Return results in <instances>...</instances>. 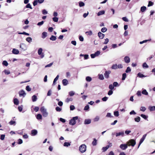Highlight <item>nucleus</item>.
Segmentation results:
<instances>
[{
	"label": "nucleus",
	"instance_id": "obj_1",
	"mask_svg": "<svg viewBox=\"0 0 155 155\" xmlns=\"http://www.w3.org/2000/svg\"><path fill=\"white\" fill-rule=\"evenodd\" d=\"M78 119V116H75L73 117L72 118L69 120V124L72 126L76 124V120Z\"/></svg>",
	"mask_w": 155,
	"mask_h": 155
},
{
	"label": "nucleus",
	"instance_id": "obj_2",
	"mask_svg": "<svg viewBox=\"0 0 155 155\" xmlns=\"http://www.w3.org/2000/svg\"><path fill=\"white\" fill-rule=\"evenodd\" d=\"M86 146L85 144L81 145L79 147V150L82 153H84L86 150Z\"/></svg>",
	"mask_w": 155,
	"mask_h": 155
},
{
	"label": "nucleus",
	"instance_id": "obj_3",
	"mask_svg": "<svg viewBox=\"0 0 155 155\" xmlns=\"http://www.w3.org/2000/svg\"><path fill=\"white\" fill-rule=\"evenodd\" d=\"M128 145L129 146H131L134 147L135 145L136 142L134 139H130L127 142Z\"/></svg>",
	"mask_w": 155,
	"mask_h": 155
},
{
	"label": "nucleus",
	"instance_id": "obj_4",
	"mask_svg": "<svg viewBox=\"0 0 155 155\" xmlns=\"http://www.w3.org/2000/svg\"><path fill=\"white\" fill-rule=\"evenodd\" d=\"M100 53V52L99 51H97L95 52L94 54H91V56L92 58H94L98 56Z\"/></svg>",
	"mask_w": 155,
	"mask_h": 155
},
{
	"label": "nucleus",
	"instance_id": "obj_5",
	"mask_svg": "<svg viewBox=\"0 0 155 155\" xmlns=\"http://www.w3.org/2000/svg\"><path fill=\"white\" fill-rule=\"evenodd\" d=\"M128 144H122L120 146V147L123 150H124L126 149L127 147Z\"/></svg>",
	"mask_w": 155,
	"mask_h": 155
},
{
	"label": "nucleus",
	"instance_id": "obj_6",
	"mask_svg": "<svg viewBox=\"0 0 155 155\" xmlns=\"http://www.w3.org/2000/svg\"><path fill=\"white\" fill-rule=\"evenodd\" d=\"M124 62L126 63H128L130 61V59L128 56H125L124 58Z\"/></svg>",
	"mask_w": 155,
	"mask_h": 155
},
{
	"label": "nucleus",
	"instance_id": "obj_7",
	"mask_svg": "<svg viewBox=\"0 0 155 155\" xmlns=\"http://www.w3.org/2000/svg\"><path fill=\"white\" fill-rule=\"evenodd\" d=\"M31 133L32 136H35L37 134L38 131L36 130H33L31 131Z\"/></svg>",
	"mask_w": 155,
	"mask_h": 155
},
{
	"label": "nucleus",
	"instance_id": "obj_8",
	"mask_svg": "<svg viewBox=\"0 0 155 155\" xmlns=\"http://www.w3.org/2000/svg\"><path fill=\"white\" fill-rule=\"evenodd\" d=\"M12 52L13 54H18L19 53V51L18 50L15 48H13L12 50Z\"/></svg>",
	"mask_w": 155,
	"mask_h": 155
},
{
	"label": "nucleus",
	"instance_id": "obj_9",
	"mask_svg": "<svg viewBox=\"0 0 155 155\" xmlns=\"http://www.w3.org/2000/svg\"><path fill=\"white\" fill-rule=\"evenodd\" d=\"M68 81L66 79H64L62 81V83L64 86H66L68 83Z\"/></svg>",
	"mask_w": 155,
	"mask_h": 155
},
{
	"label": "nucleus",
	"instance_id": "obj_10",
	"mask_svg": "<svg viewBox=\"0 0 155 155\" xmlns=\"http://www.w3.org/2000/svg\"><path fill=\"white\" fill-rule=\"evenodd\" d=\"M98 35L99 38H100L101 39H103L104 36V35L101 32H99L98 33Z\"/></svg>",
	"mask_w": 155,
	"mask_h": 155
},
{
	"label": "nucleus",
	"instance_id": "obj_11",
	"mask_svg": "<svg viewBox=\"0 0 155 155\" xmlns=\"http://www.w3.org/2000/svg\"><path fill=\"white\" fill-rule=\"evenodd\" d=\"M44 1H34L33 3V5L35 6L37 5L38 3L40 4L42 3Z\"/></svg>",
	"mask_w": 155,
	"mask_h": 155
},
{
	"label": "nucleus",
	"instance_id": "obj_12",
	"mask_svg": "<svg viewBox=\"0 0 155 155\" xmlns=\"http://www.w3.org/2000/svg\"><path fill=\"white\" fill-rule=\"evenodd\" d=\"M91 120L90 119H86L84 120V124H89L91 123Z\"/></svg>",
	"mask_w": 155,
	"mask_h": 155
},
{
	"label": "nucleus",
	"instance_id": "obj_13",
	"mask_svg": "<svg viewBox=\"0 0 155 155\" xmlns=\"http://www.w3.org/2000/svg\"><path fill=\"white\" fill-rule=\"evenodd\" d=\"M19 94L20 96H23L24 97L26 95V93L24 91L21 90L19 92Z\"/></svg>",
	"mask_w": 155,
	"mask_h": 155
},
{
	"label": "nucleus",
	"instance_id": "obj_14",
	"mask_svg": "<svg viewBox=\"0 0 155 155\" xmlns=\"http://www.w3.org/2000/svg\"><path fill=\"white\" fill-rule=\"evenodd\" d=\"M115 135L116 137L120 136V135H121L122 136H124V131L117 133L115 134Z\"/></svg>",
	"mask_w": 155,
	"mask_h": 155
},
{
	"label": "nucleus",
	"instance_id": "obj_15",
	"mask_svg": "<svg viewBox=\"0 0 155 155\" xmlns=\"http://www.w3.org/2000/svg\"><path fill=\"white\" fill-rule=\"evenodd\" d=\"M8 123L10 125L15 126L16 124V122L15 121L11 120Z\"/></svg>",
	"mask_w": 155,
	"mask_h": 155
},
{
	"label": "nucleus",
	"instance_id": "obj_16",
	"mask_svg": "<svg viewBox=\"0 0 155 155\" xmlns=\"http://www.w3.org/2000/svg\"><path fill=\"white\" fill-rule=\"evenodd\" d=\"M37 99V97L35 95H33L32 97V100L33 102L36 101Z\"/></svg>",
	"mask_w": 155,
	"mask_h": 155
},
{
	"label": "nucleus",
	"instance_id": "obj_17",
	"mask_svg": "<svg viewBox=\"0 0 155 155\" xmlns=\"http://www.w3.org/2000/svg\"><path fill=\"white\" fill-rule=\"evenodd\" d=\"M57 39L56 37L54 35H51L50 38V39L52 41H55Z\"/></svg>",
	"mask_w": 155,
	"mask_h": 155
},
{
	"label": "nucleus",
	"instance_id": "obj_18",
	"mask_svg": "<svg viewBox=\"0 0 155 155\" xmlns=\"http://www.w3.org/2000/svg\"><path fill=\"white\" fill-rule=\"evenodd\" d=\"M20 48L24 50H25L26 49L25 46L23 44H21L20 45Z\"/></svg>",
	"mask_w": 155,
	"mask_h": 155
},
{
	"label": "nucleus",
	"instance_id": "obj_19",
	"mask_svg": "<svg viewBox=\"0 0 155 155\" xmlns=\"http://www.w3.org/2000/svg\"><path fill=\"white\" fill-rule=\"evenodd\" d=\"M151 111L155 110V106H149L148 108Z\"/></svg>",
	"mask_w": 155,
	"mask_h": 155
},
{
	"label": "nucleus",
	"instance_id": "obj_20",
	"mask_svg": "<svg viewBox=\"0 0 155 155\" xmlns=\"http://www.w3.org/2000/svg\"><path fill=\"white\" fill-rule=\"evenodd\" d=\"M14 103L15 105H17L19 104V102L17 98H15L14 100Z\"/></svg>",
	"mask_w": 155,
	"mask_h": 155
},
{
	"label": "nucleus",
	"instance_id": "obj_21",
	"mask_svg": "<svg viewBox=\"0 0 155 155\" xmlns=\"http://www.w3.org/2000/svg\"><path fill=\"white\" fill-rule=\"evenodd\" d=\"M92 143L93 146H96L97 143V140L96 139L94 138V140L92 141Z\"/></svg>",
	"mask_w": 155,
	"mask_h": 155
},
{
	"label": "nucleus",
	"instance_id": "obj_22",
	"mask_svg": "<svg viewBox=\"0 0 155 155\" xmlns=\"http://www.w3.org/2000/svg\"><path fill=\"white\" fill-rule=\"evenodd\" d=\"M36 118L38 120H41L42 118V115L40 114H38L36 116Z\"/></svg>",
	"mask_w": 155,
	"mask_h": 155
},
{
	"label": "nucleus",
	"instance_id": "obj_23",
	"mask_svg": "<svg viewBox=\"0 0 155 155\" xmlns=\"http://www.w3.org/2000/svg\"><path fill=\"white\" fill-rule=\"evenodd\" d=\"M59 75H58L54 79V80L53 83V85L55 84V83L58 80V79L59 78Z\"/></svg>",
	"mask_w": 155,
	"mask_h": 155
},
{
	"label": "nucleus",
	"instance_id": "obj_24",
	"mask_svg": "<svg viewBox=\"0 0 155 155\" xmlns=\"http://www.w3.org/2000/svg\"><path fill=\"white\" fill-rule=\"evenodd\" d=\"M43 116L44 117H47L48 115V113L47 111V110L43 112L42 113Z\"/></svg>",
	"mask_w": 155,
	"mask_h": 155
},
{
	"label": "nucleus",
	"instance_id": "obj_25",
	"mask_svg": "<svg viewBox=\"0 0 155 155\" xmlns=\"http://www.w3.org/2000/svg\"><path fill=\"white\" fill-rule=\"evenodd\" d=\"M47 36V33L46 32H44L42 33V38L44 39Z\"/></svg>",
	"mask_w": 155,
	"mask_h": 155
},
{
	"label": "nucleus",
	"instance_id": "obj_26",
	"mask_svg": "<svg viewBox=\"0 0 155 155\" xmlns=\"http://www.w3.org/2000/svg\"><path fill=\"white\" fill-rule=\"evenodd\" d=\"M42 51L43 50L41 48H40L38 49V53L39 55H41L42 53Z\"/></svg>",
	"mask_w": 155,
	"mask_h": 155
},
{
	"label": "nucleus",
	"instance_id": "obj_27",
	"mask_svg": "<svg viewBox=\"0 0 155 155\" xmlns=\"http://www.w3.org/2000/svg\"><path fill=\"white\" fill-rule=\"evenodd\" d=\"M40 111L42 113L44 112L45 111L47 110L45 108V107L44 106L40 108Z\"/></svg>",
	"mask_w": 155,
	"mask_h": 155
},
{
	"label": "nucleus",
	"instance_id": "obj_28",
	"mask_svg": "<svg viewBox=\"0 0 155 155\" xmlns=\"http://www.w3.org/2000/svg\"><path fill=\"white\" fill-rule=\"evenodd\" d=\"M26 41L29 43H30L32 41V38L30 37H28L26 39Z\"/></svg>",
	"mask_w": 155,
	"mask_h": 155
},
{
	"label": "nucleus",
	"instance_id": "obj_29",
	"mask_svg": "<svg viewBox=\"0 0 155 155\" xmlns=\"http://www.w3.org/2000/svg\"><path fill=\"white\" fill-rule=\"evenodd\" d=\"M70 143L68 142H65L64 143V147H68V146H70Z\"/></svg>",
	"mask_w": 155,
	"mask_h": 155
},
{
	"label": "nucleus",
	"instance_id": "obj_30",
	"mask_svg": "<svg viewBox=\"0 0 155 155\" xmlns=\"http://www.w3.org/2000/svg\"><path fill=\"white\" fill-rule=\"evenodd\" d=\"M86 80L87 81L90 82L91 81L92 78L90 77L87 76L86 78Z\"/></svg>",
	"mask_w": 155,
	"mask_h": 155
},
{
	"label": "nucleus",
	"instance_id": "obj_31",
	"mask_svg": "<svg viewBox=\"0 0 155 155\" xmlns=\"http://www.w3.org/2000/svg\"><path fill=\"white\" fill-rule=\"evenodd\" d=\"M146 9V7L145 6H142L141 7L140 11L142 12H143Z\"/></svg>",
	"mask_w": 155,
	"mask_h": 155
},
{
	"label": "nucleus",
	"instance_id": "obj_32",
	"mask_svg": "<svg viewBox=\"0 0 155 155\" xmlns=\"http://www.w3.org/2000/svg\"><path fill=\"white\" fill-rule=\"evenodd\" d=\"M140 118L139 117H137L134 118V120L136 122H139L140 121Z\"/></svg>",
	"mask_w": 155,
	"mask_h": 155
},
{
	"label": "nucleus",
	"instance_id": "obj_33",
	"mask_svg": "<svg viewBox=\"0 0 155 155\" xmlns=\"http://www.w3.org/2000/svg\"><path fill=\"white\" fill-rule=\"evenodd\" d=\"M104 11L103 10L97 13V15L100 16L101 15H103L104 13Z\"/></svg>",
	"mask_w": 155,
	"mask_h": 155
},
{
	"label": "nucleus",
	"instance_id": "obj_34",
	"mask_svg": "<svg viewBox=\"0 0 155 155\" xmlns=\"http://www.w3.org/2000/svg\"><path fill=\"white\" fill-rule=\"evenodd\" d=\"M73 101L72 98H67L65 100V102L67 103H68L69 101Z\"/></svg>",
	"mask_w": 155,
	"mask_h": 155
},
{
	"label": "nucleus",
	"instance_id": "obj_35",
	"mask_svg": "<svg viewBox=\"0 0 155 155\" xmlns=\"http://www.w3.org/2000/svg\"><path fill=\"white\" fill-rule=\"evenodd\" d=\"M109 88L111 90H115V88L114 89V87L113 85L112 84H110L109 86Z\"/></svg>",
	"mask_w": 155,
	"mask_h": 155
},
{
	"label": "nucleus",
	"instance_id": "obj_36",
	"mask_svg": "<svg viewBox=\"0 0 155 155\" xmlns=\"http://www.w3.org/2000/svg\"><path fill=\"white\" fill-rule=\"evenodd\" d=\"M70 96L72 97L75 94V92L73 91H71L68 93Z\"/></svg>",
	"mask_w": 155,
	"mask_h": 155
},
{
	"label": "nucleus",
	"instance_id": "obj_37",
	"mask_svg": "<svg viewBox=\"0 0 155 155\" xmlns=\"http://www.w3.org/2000/svg\"><path fill=\"white\" fill-rule=\"evenodd\" d=\"M142 93L144 95H147L148 94V93L145 89L143 90L142 92Z\"/></svg>",
	"mask_w": 155,
	"mask_h": 155
},
{
	"label": "nucleus",
	"instance_id": "obj_38",
	"mask_svg": "<svg viewBox=\"0 0 155 155\" xmlns=\"http://www.w3.org/2000/svg\"><path fill=\"white\" fill-rule=\"evenodd\" d=\"M145 139H143V138L142 137L140 139L139 144L138 147H139L140 145L143 143V141Z\"/></svg>",
	"mask_w": 155,
	"mask_h": 155
},
{
	"label": "nucleus",
	"instance_id": "obj_39",
	"mask_svg": "<svg viewBox=\"0 0 155 155\" xmlns=\"http://www.w3.org/2000/svg\"><path fill=\"white\" fill-rule=\"evenodd\" d=\"M137 76L141 78L144 77H145L143 74L140 73H139L138 74Z\"/></svg>",
	"mask_w": 155,
	"mask_h": 155
},
{
	"label": "nucleus",
	"instance_id": "obj_40",
	"mask_svg": "<svg viewBox=\"0 0 155 155\" xmlns=\"http://www.w3.org/2000/svg\"><path fill=\"white\" fill-rule=\"evenodd\" d=\"M2 64L5 66H7L8 65V63L6 61H4L2 62Z\"/></svg>",
	"mask_w": 155,
	"mask_h": 155
},
{
	"label": "nucleus",
	"instance_id": "obj_41",
	"mask_svg": "<svg viewBox=\"0 0 155 155\" xmlns=\"http://www.w3.org/2000/svg\"><path fill=\"white\" fill-rule=\"evenodd\" d=\"M79 6L80 7L83 6L84 5V3L82 2H79Z\"/></svg>",
	"mask_w": 155,
	"mask_h": 155
},
{
	"label": "nucleus",
	"instance_id": "obj_42",
	"mask_svg": "<svg viewBox=\"0 0 155 155\" xmlns=\"http://www.w3.org/2000/svg\"><path fill=\"white\" fill-rule=\"evenodd\" d=\"M127 74L126 73H124L123 74H122V80H124L126 77Z\"/></svg>",
	"mask_w": 155,
	"mask_h": 155
},
{
	"label": "nucleus",
	"instance_id": "obj_43",
	"mask_svg": "<svg viewBox=\"0 0 155 155\" xmlns=\"http://www.w3.org/2000/svg\"><path fill=\"white\" fill-rule=\"evenodd\" d=\"M113 69H117V64H113L111 67Z\"/></svg>",
	"mask_w": 155,
	"mask_h": 155
},
{
	"label": "nucleus",
	"instance_id": "obj_44",
	"mask_svg": "<svg viewBox=\"0 0 155 155\" xmlns=\"http://www.w3.org/2000/svg\"><path fill=\"white\" fill-rule=\"evenodd\" d=\"M140 116L142 118H144V119H147L148 117V116L143 114H141L140 115Z\"/></svg>",
	"mask_w": 155,
	"mask_h": 155
},
{
	"label": "nucleus",
	"instance_id": "obj_45",
	"mask_svg": "<svg viewBox=\"0 0 155 155\" xmlns=\"http://www.w3.org/2000/svg\"><path fill=\"white\" fill-rule=\"evenodd\" d=\"M151 40V39H150V40H143L142 41H140V44H142L144 43H146V42H147L148 41H150Z\"/></svg>",
	"mask_w": 155,
	"mask_h": 155
},
{
	"label": "nucleus",
	"instance_id": "obj_46",
	"mask_svg": "<svg viewBox=\"0 0 155 155\" xmlns=\"http://www.w3.org/2000/svg\"><path fill=\"white\" fill-rule=\"evenodd\" d=\"M55 110L57 111L60 112L61 110V108H60L58 106L57 107L55 108Z\"/></svg>",
	"mask_w": 155,
	"mask_h": 155
},
{
	"label": "nucleus",
	"instance_id": "obj_47",
	"mask_svg": "<svg viewBox=\"0 0 155 155\" xmlns=\"http://www.w3.org/2000/svg\"><path fill=\"white\" fill-rule=\"evenodd\" d=\"M52 19L53 21L54 22H57L58 21V18L57 17H54L52 18Z\"/></svg>",
	"mask_w": 155,
	"mask_h": 155
},
{
	"label": "nucleus",
	"instance_id": "obj_48",
	"mask_svg": "<svg viewBox=\"0 0 155 155\" xmlns=\"http://www.w3.org/2000/svg\"><path fill=\"white\" fill-rule=\"evenodd\" d=\"M4 72L6 74H9L10 73V72L9 71L6 70H5Z\"/></svg>",
	"mask_w": 155,
	"mask_h": 155
},
{
	"label": "nucleus",
	"instance_id": "obj_49",
	"mask_svg": "<svg viewBox=\"0 0 155 155\" xmlns=\"http://www.w3.org/2000/svg\"><path fill=\"white\" fill-rule=\"evenodd\" d=\"M26 89L28 91H30L31 90V88H30L29 85H27L26 86Z\"/></svg>",
	"mask_w": 155,
	"mask_h": 155
},
{
	"label": "nucleus",
	"instance_id": "obj_50",
	"mask_svg": "<svg viewBox=\"0 0 155 155\" xmlns=\"http://www.w3.org/2000/svg\"><path fill=\"white\" fill-rule=\"evenodd\" d=\"M113 85L114 86V87H116L117 86H118L119 85L118 84V83L117 82H114L113 83Z\"/></svg>",
	"mask_w": 155,
	"mask_h": 155
},
{
	"label": "nucleus",
	"instance_id": "obj_51",
	"mask_svg": "<svg viewBox=\"0 0 155 155\" xmlns=\"http://www.w3.org/2000/svg\"><path fill=\"white\" fill-rule=\"evenodd\" d=\"M131 71V70L130 68L129 67H127L126 71H125V72L127 73H128V72H130Z\"/></svg>",
	"mask_w": 155,
	"mask_h": 155
},
{
	"label": "nucleus",
	"instance_id": "obj_52",
	"mask_svg": "<svg viewBox=\"0 0 155 155\" xmlns=\"http://www.w3.org/2000/svg\"><path fill=\"white\" fill-rule=\"evenodd\" d=\"M114 115L116 117L118 116L119 115L118 111H114Z\"/></svg>",
	"mask_w": 155,
	"mask_h": 155
},
{
	"label": "nucleus",
	"instance_id": "obj_53",
	"mask_svg": "<svg viewBox=\"0 0 155 155\" xmlns=\"http://www.w3.org/2000/svg\"><path fill=\"white\" fill-rule=\"evenodd\" d=\"M99 78L101 80H102L104 79V78L103 75L102 74H99Z\"/></svg>",
	"mask_w": 155,
	"mask_h": 155
},
{
	"label": "nucleus",
	"instance_id": "obj_54",
	"mask_svg": "<svg viewBox=\"0 0 155 155\" xmlns=\"http://www.w3.org/2000/svg\"><path fill=\"white\" fill-rule=\"evenodd\" d=\"M99 119V117L98 116H97L94 119V121L96 122V121H98Z\"/></svg>",
	"mask_w": 155,
	"mask_h": 155
},
{
	"label": "nucleus",
	"instance_id": "obj_55",
	"mask_svg": "<svg viewBox=\"0 0 155 155\" xmlns=\"http://www.w3.org/2000/svg\"><path fill=\"white\" fill-rule=\"evenodd\" d=\"M143 67L144 68L145 67L147 68L149 67L147 65V64L145 62L143 64Z\"/></svg>",
	"mask_w": 155,
	"mask_h": 155
},
{
	"label": "nucleus",
	"instance_id": "obj_56",
	"mask_svg": "<svg viewBox=\"0 0 155 155\" xmlns=\"http://www.w3.org/2000/svg\"><path fill=\"white\" fill-rule=\"evenodd\" d=\"M140 110L144 112L146 110V108L144 107H141L140 108Z\"/></svg>",
	"mask_w": 155,
	"mask_h": 155
},
{
	"label": "nucleus",
	"instance_id": "obj_57",
	"mask_svg": "<svg viewBox=\"0 0 155 155\" xmlns=\"http://www.w3.org/2000/svg\"><path fill=\"white\" fill-rule=\"evenodd\" d=\"M5 135L4 134H2L1 135L0 139L2 140H3L5 138Z\"/></svg>",
	"mask_w": 155,
	"mask_h": 155
},
{
	"label": "nucleus",
	"instance_id": "obj_58",
	"mask_svg": "<svg viewBox=\"0 0 155 155\" xmlns=\"http://www.w3.org/2000/svg\"><path fill=\"white\" fill-rule=\"evenodd\" d=\"M58 104L59 106L61 107L63 105V103L61 101H60L58 102Z\"/></svg>",
	"mask_w": 155,
	"mask_h": 155
},
{
	"label": "nucleus",
	"instance_id": "obj_59",
	"mask_svg": "<svg viewBox=\"0 0 155 155\" xmlns=\"http://www.w3.org/2000/svg\"><path fill=\"white\" fill-rule=\"evenodd\" d=\"M75 109L74 106L71 105L70 106V109L71 110H73Z\"/></svg>",
	"mask_w": 155,
	"mask_h": 155
},
{
	"label": "nucleus",
	"instance_id": "obj_60",
	"mask_svg": "<svg viewBox=\"0 0 155 155\" xmlns=\"http://www.w3.org/2000/svg\"><path fill=\"white\" fill-rule=\"evenodd\" d=\"M53 64V62L51 63H50L49 64H48L47 65H46L45 66V67L47 68V67H50Z\"/></svg>",
	"mask_w": 155,
	"mask_h": 155
},
{
	"label": "nucleus",
	"instance_id": "obj_61",
	"mask_svg": "<svg viewBox=\"0 0 155 155\" xmlns=\"http://www.w3.org/2000/svg\"><path fill=\"white\" fill-rule=\"evenodd\" d=\"M42 14L44 15H46L48 13L47 12L45 9H43L42 11Z\"/></svg>",
	"mask_w": 155,
	"mask_h": 155
},
{
	"label": "nucleus",
	"instance_id": "obj_62",
	"mask_svg": "<svg viewBox=\"0 0 155 155\" xmlns=\"http://www.w3.org/2000/svg\"><path fill=\"white\" fill-rule=\"evenodd\" d=\"M153 5V2L150 1L149 2L148 4V6L149 7V6H151Z\"/></svg>",
	"mask_w": 155,
	"mask_h": 155
},
{
	"label": "nucleus",
	"instance_id": "obj_63",
	"mask_svg": "<svg viewBox=\"0 0 155 155\" xmlns=\"http://www.w3.org/2000/svg\"><path fill=\"white\" fill-rule=\"evenodd\" d=\"M51 90H49L47 93V95L48 96H51Z\"/></svg>",
	"mask_w": 155,
	"mask_h": 155
},
{
	"label": "nucleus",
	"instance_id": "obj_64",
	"mask_svg": "<svg viewBox=\"0 0 155 155\" xmlns=\"http://www.w3.org/2000/svg\"><path fill=\"white\" fill-rule=\"evenodd\" d=\"M89 105H87L84 107V110H87L89 109Z\"/></svg>",
	"mask_w": 155,
	"mask_h": 155
}]
</instances>
